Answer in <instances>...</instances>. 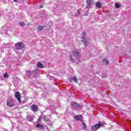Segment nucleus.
<instances>
[{
    "label": "nucleus",
    "instance_id": "4be33fe9",
    "mask_svg": "<svg viewBox=\"0 0 131 131\" xmlns=\"http://www.w3.org/2000/svg\"><path fill=\"white\" fill-rule=\"evenodd\" d=\"M83 124V128H84V129H85L86 128V125H85V123H84V122L82 123Z\"/></svg>",
    "mask_w": 131,
    "mask_h": 131
},
{
    "label": "nucleus",
    "instance_id": "9b49d317",
    "mask_svg": "<svg viewBox=\"0 0 131 131\" xmlns=\"http://www.w3.org/2000/svg\"><path fill=\"white\" fill-rule=\"evenodd\" d=\"M71 105L72 106H75L76 108H78V107H79V104H77L76 102H72Z\"/></svg>",
    "mask_w": 131,
    "mask_h": 131
},
{
    "label": "nucleus",
    "instance_id": "6e6552de",
    "mask_svg": "<svg viewBox=\"0 0 131 131\" xmlns=\"http://www.w3.org/2000/svg\"><path fill=\"white\" fill-rule=\"evenodd\" d=\"M31 110H32V111H33L34 112H37V110H38V108L36 105L34 104L31 106Z\"/></svg>",
    "mask_w": 131,
    "mask_h": 131
},
{
    "label": "nucleus",
    "instance_id": "9d476101",
    "mask_svg": "<svg viewBox=\"0 0 131 131\" xmlns=\"http://www.w3.org/2000/svg\"><path fill=\"white\" fill-rule=\"evenodd\" d=\"M102 62L103 65H108L109 64V61L107 58L103 59Z\"/></svg>",
    "mask_w": 131,
    "mask_h": 131
},
{
    "label": "nucleus",
    "instance_id": "dca6fc26",
    "mask_svg": "<svg viewBox=\"0 0 131 131\" xmlns=\"http://www.w3.org/2000/svg\"><path fill=\"white\" fill-rule=\"evenodd\" d=\"M93 4V1L91 0H87L86 1V5H89L91 6V5Z\"/></svg>",
    "mask_w": 131,
    "mask_h": 131
},
{
    "label": "nucleus",
    "instance_id": "aec40b11",
    "mask_svg": "<svg viewBox=\"0 0 131 131\" xmlns=\"http://www.w3.org/2000/svg\"><path fill=\"white\" fill-rule=\"evenodd\" d=\"M19 26H22V27H23V26H24V25H25V24L22 21H20L19 23Z\"/></svg>",
    "mask_w": 131,
    "mask_h": 131
},
{
    "label": "nucleus",
    "instance_id": "412c9836",
    "mask_svg": "<svg viewBox=\"0 0 131 131\" xmlns=\"http://www.w3.org/2000/svg\"><path fill=\"white\" fill-rule=\"evenodd\" d=\"M36 127H40L41 128H42V125H41L40 124H37L36 125Z\"/></svg>",
    "mask_w": 131,
    "mask_h": 131
},
{
    "label": "nucleus",
    "instance_id": "0eeeda50",
    "mask_svg": "<svg viewBox=\"0 0 131 131\" xmlns=\"http://www.w3.org/2000/svg\"><path fill=\"white\" fill-rule=\"evenodd\" d=\"M15 97L17 98V100L18 101L19 103L21 104V93L19 92H17L15 93Z\"/></svg>",
    "mask_w": 131,
    "mask_h": 131
},
{
    "label": "nucleus",
    "instance_id": "7ed1b4c3",
    "mask_svg": "<svg viewBox=\"0 0 131 131\" xmlns=\"http://www.w3.org/2000/svg\"><path fill=\"white\" fill-rule=\"evenodd\" d=\"M83 36L81 41L84 47H86L89 45V38L86 36V33L85 32H83Z\"/></svg>",
    "mask_w": 131,
    "mask_h": 131
},
{
    "label": "nucleus",
    "instance_id": "b1692460",
    "mask_svg": "<svg viewBox=\"0 0 131 131\" xmlns=\"http://www.w3.org/2000/svg\"><path fill=\"white\" fill-rule=\"evenodd\" d=\"M86 8L87 9H90L91 8V5H87L86 6Z\"/></svg>",
    "mask_w": 131,
    "mask_h": 131
},
{
    "label": "nucleus",
    "instance_id": "a878e982",
    "mask_svg": "<svg viewBox=\"0 0 131 131\" xmlns=\"http://www.w3.org/2000/svg\"><path fill=\"white\" fill-rule=\"evenodd\" d=\"M14 3H17V0H13Z\"/></svg>",
    "mask_w": 131,
    "mask_h": 131
},
{
    "label": "nucleus",
    "instance_id": "1a4fd4ad",
    "mask_svg": "<svg viewBox=\"0 0 131 131\" xmlns=\"http://www.w3.org/2000/svg\"><path fill=\"white\" fill-rule=\"evenodd\" d=\"M34 117H35L33 115H29L27 116L26 118L29 121H32L34 119Z\"/></svg>",
    "mask_w": 131,
    "mask_h": 131
},
{
    "label": "nucleus",
    "instance_id": "20e7f679",
    "mask_svg": "<svg viewBox=\"0 0 131 131\" xmlns=\"http://www.w3.org/2000/svg\"><path fill=\"white\" fill-rule=\"evenodd\" d=\"M105 124H105L104 123H101V122H100L98 124L93 125L91 127V130L92 131L98 130V129H99V128H100V127H102V126H104V125H105Z\"/></svg>",
    "mask_w": 131,
    "mask_h": 131
},
{
    "label": "nucleus",
    "instance_id": "423d86ee",
    "mask_svg": "<svg viewBox=\"0 0 131 131\" xmlns=\"http://www.w3.org/2000/svg\"><path fill=\"white\" fill-rule=\"evenodd\" d=\"M7 104L9 107H13L15 105V103L14 102V100L12 99H8L7 100Z\"/></svg>",
    "mask_w": 131,
    "mask_h": 131
},
{
    "label": "nucleus",
    "instance_id": "ddd939ff",
    "mask_svg": "<svg viewBox=\"0 0 131 131\" xmlns=\"http://www.w3.org/2000/svg\"><path fill=\"white\" fill-rule=\"evenodd\" d=\"M75 118L77 120H81V119H82V117L81 115H77L75 117Z\"/></svg>",
    "mask_w": 131,
    "mask_h": 131
},
{
    "label": "nucleus",
    "instance_id": "f03ea898",
    "mask_svg": "<svg viewBox=\"0 0 131 131\" xmlns=\"http://www.w3.org/2000/svg\"><path fill=\"white\" fill-rule=\"evenodd\" d=\"M37 72H38V70H34V71H27L26 72V75L25 76V78L26 79H27V78H30V76H31V75H33V76H34V75H35V74H36L37 73Z\"/></svg>",
    "mask_w": 131,
    "mask_h": 131
},
{
    "label": "nucleus",
    "instance_id": "a211bd4d",
    "mask_svg": "<svg viewBox=\"0 0 131 131\" xmlns=\"http://www.w3.org/2000/svg\"><path fill=\"white\" fill-rule=\"evenodd\" d=\"M96 7L97 8H101V7H102V4L100 2H97L96 3Z\"/></svg>",
    "mask_w": 131,
    "mask_h": 131
},
{
    "label": "nucleus",
    "instance_id": "4468645a",
    "mask_svg": "<svg viewBox=\"0 0 131 131\" xmlns=\"http://www.w3.org/2000/svg\"><path fill=\"white\" fill-rule=\"evenodd\" d=\"M37 67L38 68H43V66L41 63H38L37 64Z\"/></svg>",
    "mask_w": 131,
    "mask_h": 131
},
{
    "label": "nucleus",
    "instance_id": "5701e85b",
    "mask_svg": "<svg viewBox=\"0 0 131 131\" xmlns=\"http://www.w3.org/2000/svg\"><path fill=\"white\" fill-rule=\"evenodd\" d=\"M7 76L8 77V74L7 73H5V74H4V78H6V77H7Z\"/></svg>",
    "mask_w": 131,
    "mask_h": 131
},
{
    "label": "nucleus",
    "instance_id": "393cba45",
    "mask_svg": "<svg viewBox=\"0 0 131 131\" xmlns=\"http://www.w3.org/2000/svg\"><path fill=\"white\" fill-rule=\"evenodd\" d=\"M78 15H80V12H79V11H78Z\"/></svg>",
    "mask_w": 131,
    "mask_h": 131
},
{
    "label": "nucleus",
    "instance_id": "f257e3e1",
    "mask_svg": "<svg viewBox=\"0 0 131 131\" xmlns=\"http://www.w3.org/2000/svg\"><path fill=\"white\" fill-rule=\"evenodd\" d=\"M80 57H81V54L80 53L78 50L75 49L70 53L69 59L71 62H72V63L75 62V60L78 61V63H79V59H80Z\"/></svg>",
    "mask_w": 131,
    "mask_h": 131
},
{
    "label": "nucleus",
    "instance_id": "39448f33",
    "mask_svg": "<svg viewBox=\"0 0 131 131\" xmlns=\"http://www.w3.org/2000/svg\"><path fill=\"white\" fill-rule=\"evenodd\" d=\"M15 47L17 50H21V49H23L25 47V45L23 42H18L15 45Z\"/></svg>",
    "mask_w": 131,
    "mask_h": 131
},
{
    "label": "nucleus",
    "instance_id": "6ab92c4d",
    "mask_svg": "<svg viewBox=\"0 0 131 131\" xmlns=\"http://www.w3.org/2000/svg\"><path fill=\"white\" fill-rule=\"evenodd\" d=\"M115 6V8H117V9L120 8L121 7L120 5H119V4L118 3H116Z\"/></svg>",
    "mask_w": 131,
    "mask_h": 131
},
{
    "label": "nucleus",
    "instance_id": "f3484780",
    "mask_svg": "<svg viewBox=\"0 0 131 131\" xmlns=\"http://www.w3.org/2000/svg\"><path fill=\"white\" fill-rule=\"evenodd\" d=\"M72 80L75 81L76 83H77V78L76 76H74L72 78Z\"/></svg>",
    "mask_w": 131,
    "mask_h": 131
},
{
    "label": "nucleus",
    "instance_id": "2eb2a0df",
    "mask_svg": "<svg viewBox=\"0 0 131 131\" xmlns=\"http://www.w3.org/2000/svg\"><path fill=\"white\" fill-rule=\"evenodd\" d=\"M42 118L43 119L44 121H49V118L46 116H42Z\"/></svg>",
    "mask_w": 131,
    "mask_h": 131
},
{
    "label": "nucleus",
    "instance_id": "f8f14e48",
    "mask_svg": "<svg viewBox=\"0 0 131 131\" xmlns=\"http://www.w3.org/2000/svg\"><path fill=\"white\" fill-rule=\"evenodd\" d=\"M43 28H45V26H39L37 27V29L38 30L41 31V30H43Z\"/></svg>",
    "mask_w": 131,
    "mask_h": 131
}]
</instances>
